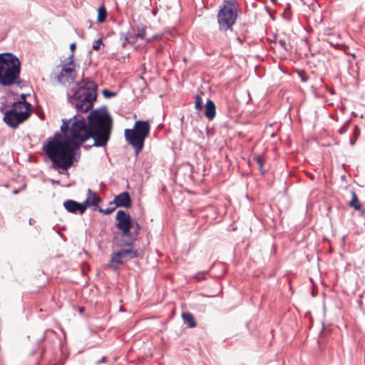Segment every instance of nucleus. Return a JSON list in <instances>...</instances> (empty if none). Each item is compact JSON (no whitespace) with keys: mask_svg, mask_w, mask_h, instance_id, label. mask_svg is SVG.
<instances>
[{"mask_svg":"<svg viewBox=\"0 0 365 365\" xmlns=\"http://www.w3.org/2000/svg\"><path fill=\"white\" fill-rule=\"evenodd\" d=\"M98 96L97 84L83 78L67 93L68 102L76 113L62 119L61 133L48 138L42 150L59 174H68V170L81 158V148L88 140H93L96 147H106L110 140L113 119L106 106L92 110Z\"/></svg>","mask_w":365,"mask_h":365,"instance_id":"f257e3e1","label":"nucleus"},{"mask_svg":"<svg viewBox=\"0 0 365 365\" xmlns=\"http://www.w3.org/2000/svg\"><path fill=\"white\" fill-rule=\"evenodd\" d=\"M21 62L12 53H0V86L10 87L20 86Z\"/></svg>","mask_w":365,"mask_h":365,"instance_id":"f03ea898","label":"nucleus"},{"mask_svg":"<svg viewBox=\"0 0 365 365\" xmlns=\"http://www.w3.org/2000/svg\"><path fill=\"white\" fill-rule=\"evenodd\" d=\"M150 131V122L141 120L135 121L133 128L125 130V140L133 148L135 155L143 150L145 140L149 135Z\"/></svg>","mask_w":365,"mask_h":365,"instance_id":"7ed1b4c3","label":"nucleus"},{"mask_svg":"<svg viewBox=\"0 0 365 365\" xmlns=\"http://www.w3.org/2000/svg\"><path fill=\"white\" fill-rule=\"evenodd\" d=\"M237 16V0H224L217 15L220 31H232V26L235 24Z\"/></svg>","mask_w":365,"mask_h":365,"instance_id":"20e7f679","label":"nucleus"},{"mask_svg":"<svg viewBox=\"0 0 365 365\" xmlns=\"http://www.w3.org/2000/svg\"><path fill=\"white\" fill-rule=\"evenodd\" d=\"M25 103L14 102L3 118L4 122L11 128H16L31 115V110L24 109Z\"/></svg>","mask_w":365,"mask_h":365,"instance_id":"39448f33","label":"nucleus"},{"mask_svg":"<svg viewBox=\"0 0 365 365\" xmlns=\"http://www.w3.org/2000/svg\"><path fill=\"white\" fill-rule=\"evenodd\" d=\"M134 245H122L121 240L118 242V246L122 248L116 252H113L110 255V264L113 265V269H116L118 264H123L130 259L138 257V250L134 249Z\"/></svg>","mask_w":365,"mask_h":365,"instance_id":"423d86ee","label":"nucleus"},{"mask_svg":"<svg viewBox=\"0 0 365 365\" xmlns=\"http://www.w3.org/2000/svg\"><path fill=\"white\" fill-rule=\"evenodd\" d=\"M133 219L125 210H119L116 212L115 226L120 232V240L126 239L130 235Z\"/></svg>","mask_w":365,"mask_h":365,"instance_id":"0eeeda50","label":"nucleus"},{"mask_svg":"<svg viewBox=\"0 0 365 365\" xmlns=\"http://www.w3.org/2000/svg\"><path fill=\"white\" fill-rule=\"evenodd\" d=\"M76 68L74 61L63 63L61 73L58 75V81L63 85H70L75 81V76H73Z\"/></svg>","mask_w":365,"mask_h":365,"instance_id":"6e6552de","label":"nucleus"},{"mask_svg":"<svg viewBox=\"0 0 365 365\" xmlns=\"http://www.w3.org/2000/svg\"><path fill=\"white\" fill-rule=\"evenodd\" d=\"M141 227L135 218L133 219L132 223V230H130V235L127 236L126 239L121 240L122 245H132L140 234Z\"/></svg>","mask_w":365,"mask_h":365,"instance_id":"1a4fd4ad","label":"nucleus"},{"mask_svg":"<svg viewBox=\"0 0 365 365\" xmlns=\"http://www.w3.org/2000/svg\"><path fill=\"white\" fill-rule=\"evenodd\" d=\"M112 203H114L116 207L129 208L132 206V200L130 194L125 191L117 195L113 201L110 202V204Z\"/></svg>","mask_w":365,"mask_h":365,"instance_id":"9d476101","label":"nucleus"},{"mask_svg":"<svg viewBox=\"0 0 365 365\" xmlns=\"http://www.w3.org/2000/svg\"><path fill=\"white\" fill-rule=\"evenodd\" d=\"M216 115V106L211 99H207L205 104V115L209 120H212Z\"/></svg>","mask_w":365,"mask_h":365,"instance_id":"9b49d317","label":"nucleus"},{"mask_svg":"<svg viewBox=\"0 0 365 365\" xmlns=\"http://www.w3.org/2000/svg\"><path fill=\"white\" fill-rule=\"evenodd\" d=\"M65 209L71 213H80V202L73 200H67L63 202Z\"/></svg>","mask_w":365,"mask_h":365,"instance_id":"f8f14e48","label":"nucleus"},{"mask_svg":"<svg viewBox=\"0 0 365 365\" xmlns=\"http://www.w3.org/2000/svg\"><path fill=\"white\" fill-rule=\"evenodd\" d=\"M349 205L351 207H354L356 210L365 212V210L362 209V206L358 199L357 195L354 191H351V200L349 202Z\"/></svg>","mask_w":365,"mask_h":365,"instance_id":"ddd939ff","label":"nucleus"},{"mask_svg":"<svg viewBox=\"0 0 365 365\" xmlns=\"http://www.w3.org/2000/svg\"><path fill=\"white\" fill-rule=\"evenodd\" d=\"M182 318L184 321V323L186 324L188 326V327L194 328L196 327V321L191 313L183 312L182 314Z\"/></svg>","mask_w":365,"mask_h":365,"instance_id":"4468645a","label":"nucleus"},{"mask_svg":"<svg viewBox=\"0 0 365 365\" xmlns=\"http://www.w3.org/2000/svg\"><path fill=\"white\" fill-rule=\"evenodd\" d=\"M107 17V11L106 8L102 6H101L98 10V18H97V22L98 23H103L106 21Z\"/></svg>","mask_w":365,"mask_h":365,"instance_id":"2eb2a0df","label":"nucleus"},{"mask_svg":"<svg viewBox=\"0 0 365 365\" xmlns=\"http://www.w3.org/2000/svg\"><path fill=\"white\" fill-rule=\"evenodd\" d=\"M138 38H139V37L137 36V34H132L128 32L124 35V40L130 44H135Z\"/></svg>","mask_w":365,"mask_h":365,"instance_id":"dca6fc26","label":"nucleus"},{"mask_svg":"<svg viewBox=\"0 0 365 365\" xmlns=\"http://www.w3.org/2000/svg\"><path fill=\"white\" fill-rule=\"evenodd\" d=\"M253 159L259 165L261 173H264L266 170L264 169L263 158L261 155H257L253 157Z\"/></svg>","mask_w":365,"mask_h":365,"instance_id":"f3484780","label":"nucleus"},{"mask_svg":"<svg viewBox=\"0 0 365 365\" xmlns=\"http://www.w3.org/2000/svg\"><path fill=\"white\" fill-rule=\"evenodd\" d=\"M359 134H360V129L358 127V125H356L354 126L353 136L350 138V140H349L351 145H355L356 141Z\"/></svg>","mask_w":365,"mask_h":365,"instance_id":"a211bd4d","label":"nucleus"},{"mask_svg":"<svg viewBox=\"0 0 365 365\" xmlns=\"http://www.w3.org/2000/svg\"><path fill=\"white\" fill-rule=\"evenodd\" d=\"M137 30V36H138L140 39H145L146 35V26L144 25H139L138 26Z\"/></svg>","mask_w":365,"mask_h":365,"instance_id":"6ab92c4d","label":"nucleus"},{"mask_svg":"<svg viewBox=\"0 0 365 365\" xmlns=\"http://www.w3.org/2000/svg\"><path fill=\"white\" fill-rule=\"evenodd\" d=\"M93 206L91 204L90 198H87L83 203H80V214H83L86 209Z\"/></svg>","mask_w":365,"mask_h":365,"instance_id":"aec40b11","label":"nucleus"},{"mask_svg":"<svg viewBox=\"0 0 365 365\" xmlns=\"http://www.w3.org/2000/svg\"><path fill=\"white\" fill-rule=\"evenodd\" d=\"M195 108L198 110H200L202 109L203 108V101H202V98L199 96V95H197L195 96Z\"/></svg>","mask_w":365,"mask_h":365,"instance_id":"412c9836","label":"nucleus"},{"mask_svg":"<svg viewBox=\"0 0 365 365\" xmlns=\"http://www.w3.org/2000/svg\"><path fill=\"white\" fill-rule=\"evenodd\" d=\"M90 200H91V204L93 206H97L101 202V198L96 193H95L93 195H92L91 197Z\"/></svg>","mask_w":365,"mask_h":365,"instance_id":"4be33fe9","label":"nucleus"},{"mask_svg":"<svg viewBox=\"0 0 365 365\" xmlns=\"http://www.w3.org/2000/svg\"><path fill=\"white\" fill-rule=\"evenodd\" d=\"M359 299L357 300V304L360 309H363L365 307V290L363 293L359 294Z\"/></svg>","mask_w":365,"mask_h":365,"instance_id":"5701e85b","label":"nucleus"},{"mask_svg":"<svg viewBox=\"0 0 365 365\" xmlns=\"http://www.w3.org/2000/svg\"><path fill=\"white\" fill-rule=\"evenodd\" d=\"M351 119L346 120L344 123V124L339 129V133L341 135L344 134L347 131V130L351 124Z\"/></svg>","mask_w":365,"mask_h":365,"instance_id":"b1692460","label":"nucleus"},{"mask_svg":"<svg viewBox=\"0 0 365 365\" xmlns=\"http://www.w3.org/2000/svg\"><path fill=\"white\" fill-rule=\"evenodd\" d=\"M102 94L105 98H110L116 96V93L113 92L108 89H103L102 91Z\"/></svg>","mask_w":365,"mask_h":365,"instance_id":"393cba45","label":"nucleus"},{"mask_svg":"<svg viewBox=\"0 0 365 365\" xmlns=\"http://www.w3.org/2000/svg\"><path fill=\"white\" fill-rule=\"evenodd\" d=\"M21 98L22 101H18L17 102L25 103L26 107H24V109L31 110V104L26 101V96L25 94H21Z\"/></svg>","mask_w":365,"mask_h":365,"instance_id":"a878e982","label":"nucleus"},{"mask_svg":"<svg viewBox=\"0 0 365 365\" xmlns=\"http://www.w3.org/2000/svg\"><path fill=\"white\" fill-rule=\"evenodd\" d=\"M115 208H116V207H108L106 209L99 207L98 212L101 213H103L104 215H110L115 210Z\"/></svg>","mask_w":365,"mask_h":365,"instance_id":"bb28decb","label":"nucleus"},{"mask_svg":"<svg viewBox=\"0 0 365 365\" xmlns=\"http://www.w3.org/2000/svg\"><path fill=\"white\" fill-rule=\"evenodd\" d=\"M102 45H103V40L101 38H98L93 45V49L95 51H98L101 48V46Z\"/></svg>","mask_w":365,"mask_h":365,"instance_id":"cd10ccee","label":"nucleus"},{"mask_svg":"<svg viewBox=\"0 0 365 365\" xmlns=\"http://www.w3.org/2000/svg\"><path fill=\"white\" fill-rule=\"evenodd\" d=\"M208 271L205 272H198L195 276L194 278L196 279L197 281L204 280L205 279V274H207Z\"/></svg>","mask_w":365,"mask_h":365,"instance_id":"c85d7f7f","label":"nucleus"},{"mask_svg":"<svg viewBox=\"0 0 365 365\" xmlns=\"http://www.w3.org/2000/svg\"><path fill=\"white\" fill-rule=\"evenodd\" d=\"M329 43L334 48H339L340 50H344V48H349L348 46H346L345 44H338V43L334 44V43H333L331 42H330Z\"/></svg>","mask_w":365,"mask_h":365,"instance_id":"c756f323","label":"nucleus"},{"mask_svg":"<svg viewBox=\"0 0 365 365\" xmlns=\"http://www.w3.org/2000/svg\"><path fill=\"white\" fill-rule=\"evenodd\" d=\"M278 43L279 44V46L286 51H288L289 49L287 48V42L284 39H280L278 41Z\"/></svg>","mask_w":365,"mask_h":365,"instance_id":"7c9ffc66","label":"nucleus"},{"mask_svg":"<svg viewBox=\"0 0 365 365\" xmlns=\"http://www.w3.org/2000/svg\"><path fill=\"white\" fill-rule=\"evenodd\" d=\"M73 58H74V53H72L67 58V60L64 61L63 63H66V62H71V61H73Z\"/></svg>","mask_w":365,"mask_h":365,"instance_id":"2f4dec72","label":"nucleus"},{"mask_svg":"<svg viewBox=\"0 0 365 365\" xmlns=\"http://www.w3.org/2000/svg\"><path fill=\"white\" fill-rule=\"evenodd\" d=\"M76 43H72L70 44V49L71 51H72V53L74 52V51L76 50Z\"/></svg>","mask_w":365,"mask_h":365,"instance_id":"473e14b6","label":"nucleus"},{"mask_svg":"<svg viewBox=\"0 0 365 365\" xmlns=\"http://www.w3.org/2000/svg\"><path fill=\"white\" fill-rule=\"evenodd\" d=\"M81 147H83V148L84 149H86V150H89V149H91L92 147H95V146L93 145V144H92V145H83V144Z\"/></svg>","mask_w":365,"mask_h":365,"instance_id":"72a5a7b5","label":"nucleus"},{"mask_svg":"<svg viewBox=\"0 0 365 365\" xmlns=\"http://www.w3.org/2000/svg\"><path fill=\"white\" fill-rule=\"evenodd\" d=\"M348 48H344V50H342L346 55H350L353 57H355V54L354 53H351V51H347Z\"/></svg>","mask_w":365,"mask_h":365,"instance_id":"f704fd0d","label":"nucleus"},{"mask_svg":"<svg viewBox=\"0 0 365 365\" xmlns=\"http://www.w3.org/2000/svg\"><path fill=\"white\" fill-rule=\"evenodd\" d=\"M106 357H102L101 360H99L96 362V364L100 365L101 364L104 363L106 361Z\"/></svg>","mask_w":365,"mask_h":365,"instance_id":"c9c22d12","label":"nucleus"},{"mask_svg":"<svg viewBox=\"0 0 365 365\" xmlns=\"http://www.w3.org/2000/svg\"><path fill=\"white\" fill-rule=\"evenodd\" d=\"M87 193L88 195H89V197H91L92 195H93L96 192L94 191H93L91 189H88L87 190Z\"/></svg>","mask_w":365,"mask_h":365,"instance_id":"e433bc0d","label":"nucleus"},{"mask_svg":"<svg viewBox=\"0 0 365 365\" xmlns=\"http://www.w3.org/2000/svg\"><path fill=\"white\" fill-rule=\"evenodd\" d=\"M51 182L52 185H60L59 180H51Z\"/></svg>","mask_w":365,"mask_h":365,"instance_id":"4c0bfd02","label":"nucleus"},{"mask_svg":"<svg viewBox=\"0 0 365 365\" xmlns=\"http://www.w3.org/2000/svg\"><path fill=\"white\" fill-rule=\"evenodd\" d=\"M35 222H36V221L33 218H30L29 220V223L30 225H33Z\"/></svg>","mask_w":365,"mask_h":365,"instance_id":"58836bf2","label":"nucleus"},{"mask_svg":"<svg viewBox=\"0 0 365 365\" xmlns=\"http://www.w3.org/2000/svg\"><path fill=\"white\" fill-rule=\"evenodd\" d=\"M160 37V35L156 34V35H153V36L151 37V38H153V40H155V39H158V38H159Z\"/></svg>","mask_w":365,"mask_h":365,"instance_id":"ea45409f","label":"nucleus"},{"mask_svg":"<svg viewBox=\"0 0 365 365\" xmlns=\"http://www.w3.org/2000/svg\"><path fill=\"white\" fill-rule=\"evenodd\" d=\"M145 40L146 41V42L148 43H150L153 41V38H151V37L150 38H146L145 37Z\"/></svg>","mask_w":365,"mask_h":365,"instance_id":"a19ab883","label":"nucleus"},{"mask_svg":"<svg viewBox=\"0 0 365 365\" xmlns=\"http://www.w3.org/2000/svg\"><path fill=\"white\" fill-rule=\"evenodd\" d=\"M84 310H85V308L83 307H80L78 308V311L80 313H83L84 312Z\"/></svg>","mask_w":365,"mask_h":365,"instance_id":"79ce46f5","label":"nucleus"},{"mask_svg":"<svg viewBox=\"0 0 365 365\" xmlns=\"http://www.w3.org/2000/svg\"><path fill=\"white\" fill-rule=\"evenodd\" d=\"M128 43V42L125 41V40H124V42L122 43V46L123 47H125L126 44Z\"/></svg>","mask_w":365,"mask_h":365,"instance_id":"37998d69","label":"nucleus"},{"mask_svg":"<svg viewBox=\"0 0 365 365\" xmlns=\"http://www.w3.org/2000/svg\"><path fill=\"white\" fill-rule=\"evenodd\" d=\"M14 192L15 194H16V193H18V191H17V190H15Z\"/></svg>","mask_w":365,"mask_h":365,"instance_id":"c03bdc74","label":"nucleus"}]
</instances>
